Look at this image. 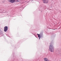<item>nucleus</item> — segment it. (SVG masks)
Segmentation results:
<instances>
[{
  "instance_id": "obj_1",
  "label": "nucleus",
  "mask_w": 61,
  "mask_h": 61,
  "mask_svg": "<svg viewBox=\"0 0 61 61\" xmlns=\"http://www.w3.org/2000/svg\"><path fill=\"white\" fill-rule=\"evenodd\" d=\"M49 50L51 52H54V47L52 45H51L49 47Z\"/></svg>"
},
{
  "instance_id": "obj_3",
  "label": "nucleus",
  "mask_w": 61,
  "mask_h": 61,
  "mask_svg": "<svg viewBox=\"0 0 61 61\" xmlns=\"http://www.w3.org/2000/svg\"><path fill=\"white\" fill-rule=\"evenodd\" d=\"M8 28L6 26L4 27V31L5 32H6V31L7 30V29Z\"/></svg>"
},
{
  "instance_id": "obj_5",
  "label": "nucleus",
  "mask_w": 61,
  "mask_h": 61,
  "mask_svg": "<svg viewBox=\"0 0 61 61\" xmlns=\"http://www.w3.org/2000/svg\"><path fill=\"white\" fill-rule=\"evenodd\" d=\"M38 37H41L40 36V35H38Z\"/></svg>"
},
{
  "instance_id": "obj_2",
  "label": "nucleus",
  "mask_w": 61,
  "mask_h": 61,
  "mask_svg": "<svg viewBox=\"0 0 61 61\" xmlns=\"http://www.w3.org/2000/svg\"><path fill=\"white\" fill-rule=\"evenodd\" d=\"M15 1V0H9V2L11 3H14Z\"/></svg>"
},
{
  "instance_id": "obj_6",
  "label": "nucleus",
  "mask_w": 61,
  "mask_h": 61,
  "mask_svg": "<svg viewBox=\"0 0 61 61\" xmlns=\"http://www.w3.org/2000/svg\"><path fill=\"white\" fill-rule=\"evenodd\" d=\"M37 35L38 36V35H39V34H38Z\"/></svg>"
},
{
  "instance_id": "obj_4",
  "label": "nucleus",
  "mask_w": 61,
  "mask_h": 61,
  "mask_svg": "<svg viewBox=\"0 0 61 61\" xmlns=\"http://www.w3.org/2000/svg\"><path fill=\"white\" fill-rule=\"evenodd\" d=\"M44 3H48V0H43Z\"/></svg>"
},
{
  "instance_id": "obj_7",
  "label": "nucleus",
  "mask_w": 61,
  "mask_h": 61,
  "mask_svg": "<svg viewBox=\"0 0 61 61\" xmlns=\"http://www.w3.org/2000/svg\"><path fill=\"white\" fill-rule=\"evenodd\" d=\"M39 39H40V38H39Z\"/></svg>"
}]
</instances>
